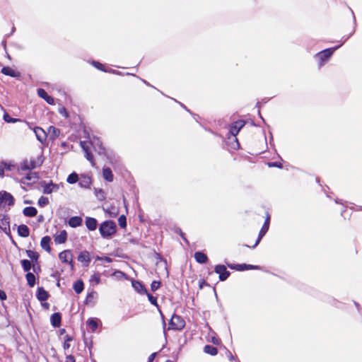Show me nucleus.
Listing matches in <instances>:
<instances>
[{
	"mask_svg": "<svg viewBox=\"0 0 362 362\" xmlns=\"http://www.w3.org/2000/svg\"><path fill=\"white\" fill-rule=\"evenodd\" d=\"M42 162L35 158H25L20 163L17 170L20 175H23V173L32 171L37 167L40 166Z\"/></svg>",
	"mask_w": 362,
	"mask_h": 362,
	"instance_id": "nucleus-1",
	"label": "nucleus"
},
{
	"mask_svg": "<svg viewBox=\"0 0 362 362\" xmlns=\"http://www.w3.org/2000/svg\"><path fill=\"white\" fill-rule=\"evenodd\" d=\"M99 231L103 238H109L117 231L115 221L111 220L103 221L99 227Z\"/></svg>",
	"mask_w": 362,
	"mask_h": 362,
	"instance_id": "nucleus-2",
	"label": "nucleus"
},
{
	"mask_svg": "<svg viewBox=\"0 0 362 362\" xmlns=\"http://www.w3.org/2000/svg\"><path fill=\"white\" fill-rule=\"evenodd\" d=\"M246 122L245 120H238L231 123L229 126L228 134L235 137V141L237 144V148H240V143L238 142L236 136L240 132L242 128L245 127Z\"/></svg>",
	"mask_w": 362,
	"mask_h": 362,
	"instance_id": "nucleus-3",
	"label": "nucleus"
},
{
	"mask_svg": "<svg viewBox=\"0 0 362 362\" xmlns=\"http://www.w3.org/2000/svg\"><path fill=\"white\" fill-rule=\"evenodd\" d=\"M185 322L182 317L177 315H173L168 324V329L182 330L185 329Z\"/></svg>",
	"mask_w": 362,
	"mask_h": 362,
	"instance_id": "nucleus-4",
	"label": "nucleus"
},
{
	"mask_svg": "<svg viewBox=\"0 0 362 362\" xmlns=\"http://www.w3.org/2000/svg\"><path fill=\"white\" fill-rule=\"evenodd\" d=\"M15 204V198L10 192L6 191H0V208H6Z\"/></svg>",
	"mask_w": 362,
	"mask_h": 362,
	"instance_id": "nucleus-5",
	"label": "nucleus"
},
{
	"mask_svg": "<svg viewBox=\"0 0 362 362\" xmlns=\"http://www.w3.org/2000/svg\"><path fill=\"white\" fill-rule=\"evenodd\" d=\"M92 142L88 141H80V146L84 152V156L87 160L91 163L93 166L95 165V161L93 155L90 151V146Z\"/></svg>",
	"mask_w": 362,
	"mask_h": 362,
	"instance_id": "nucleus-6",
	"label": "nucleus"
},
{
	"mask_svg": "<svg viewBox=\"0 0 362 362\" xmlns=\"http://www.w3.org/2000/svg\"><path fill=\"white\" fill-rule=\"evenodd\" d=\"M23 175L25 176L21 177V183L24 185L35 184L40 178L38 173L37 172L29 171L23 173Z\"/></svg>",
	"mask_w": 362,
	"mask_h": 362,
	"instance_id": "nucleus-7",
	"label": "nucleus"
},
{
	"mask_svg": "<svg viewBox=\"0 0 362 362\" xmlns=\"http://www.w3.org/2000/svg\"><path fill=\"white\" fill-rule=\"evenodd\" d=\"M334 53V49L332 48H327L322 50L315 55V59L319 61V66H322L325 64V62L329 59Z\"/></svg>",
	"mask_w": 362,
	"mask_h": 362,
	"instance_id": "nucleus-8",
	"label": "nucleus"
},
{
	"mask_svg": "<svg viewBox=\"0 0 362 362\" xmlns=\"http://www.w3.org/2000/svg\"><path fill=\"white\" fill-rule=\"evenodd\" d=\"M269 225H270V215L267 214V217H266V218L264 220V225L262 226V227L261 228V229H260V230L259 232L258 238L257 239V240L255 241L254 245L251 246L252 248H254V247H255L256 246L258 245V244H259V241L261 240V239L264 236V235L266 234V233L269 230ZM245 246L250 247L248 245H245Z\"/></svg>",
	"mask_w": 362,
	"mask_h": 362,
	"instance_id": "nucleus-9",
	"label": "nucleus"
},
{
	"mask_svg": "<svg viewBox=\"0 0 362 362\" xmlns=\"http://www.w3.org/2000/svg\"><path fill=\"white\" fill-rule=\"evenodd\" d=\"M59 260L63 263L69 264L71 267V269H74V264L73 262V255L71 250H64L58 255Z\"/></svg>",
	"mask_w": 362,
	"mask_h": 362,
	"instance_id": "nucleus-10",
	"label": "nucleus"
},
{
	"mask_svg": "<svg viewBox=\"0 0 362 362\" xmlns=\"http://www.w3.org/2000/svg\"><path fill=\"white\" fill-rule=\"evenodd\" d=\"M215 273L219 275L221 281L227 280L230 275V272H228L226 267L224 265H216L215 267Z\"/></svg>",
	"mask_w": 362,
	"mask_h": 362,
	"instance_id": "nucleus-11",
	"label": "nucleus"
},
{
	"mask_svg": "<svg viewBox=\"0 0 362 362\" xmlns=\"http://www.w3.org/2000/svg\"><path fill=\"white\" fill-rule=\"evenodd\" d=\"M78 261L83 263V267H88L90 265V252L88 250H83L78 255Z\"/></svg>",
	"mask_w": 362,
	"mask_h": 362,
	"instance_id": "nucleus-12",
	"label": "nucleus"
},
{
	"mask_svg": "<svg viewBox=\"0 0 362 362\" xmlns=\"http://www.w3.org/2000/svg\"><path fill=\"white\" fill-rule=\"evenodd\" d=\"M1 74L8 75L10 77L18 78L21 77V74L16 71L11 66H4L1 68Z\"/></svg>",
	"mask_w": 362,
	"mask_h": 362,
	"instance_id": "nucleus-13",
	"label": "nucleus"
},
{
	"mask_svg": "<svg viewBox=\"0 0 362 362\" xmlns=\"http://www.w3.org/2000/svg\"><path fill=\"white\" fill-rule=\"evenodd\" d=\"M37 94L40 98L44 99L48 104L53 105L54 103V100L52 95L47 94V91L44 88H39L37 90Z\"/></svg>",
	"mask_w": 362,
	"mask_h": 362,
	"instance_id": "nucleus-14",
	"label": "nucleus"
},
{
	"mask_svg": "<svg viewBox=\"0 0 362 362\" xmlns=\"http://www.w3.org/2000/svg\"><path fill=\"white\" fill-rule=\"evenodd\" d=\"M228 266L229 268L238 271L258 269V267L257 266L246 264V263H243L242 264H228Z\"/></svg>",
	"mask_w": 362,
	"mask_h": 362,
	"instance_id": "nucleus-15",
	"label": "nucleus"
},
{
	"mask_svg": "<svg viewBox=\"0 0 362 362\" xmlns=\"http://www.w3.org/2000/svg\"><path fill=\"white\" fill-rule=\"evenodd\" d=\"M41 185L43 187V193L45 194H50L59 189V185L53 184L52 182L50 183L44 182Z\"/></svg>",
	"mask_w": 362,
	"mask_h": 362,
	"instance_id": "nucleus-16",
	"label": "nucleus"
},
{
	"mask_svg": "<svg viewBox=\"0 0 362 362\" xmlns=\"http://www.w3.org/2000/svg\"><path fill=\"white\" fill-rule=\"evenodd\" d=\"M0 228L5 233L10 231L9 216L8 215H3L2 217H0Z\"/></svg>",
	"mask_w": 362,
	"mask_h": 362,
	"instance_id": "nucleus-17",
	"label": "nucleus"
},
{
	"mask_svg": "<svg viewBox=\"0 0 362 362\" xmlns=\"http://www.w3.org/2000/svg\"><path fill=\"white\" fill-rule=\"evenodd\" d=\"M53 238L57 244L64 243L67 240V233L66 230H62L59 234L54 235Z\"/></svg>",
	"mask_w": 362,
	"mask_h": 362,
	"instance_id": "nucleus-18",
	"label": "nucleus"
},
{
	"mask_svg": "<svg viewBox=\"0 0 362 362\" xmlns=\"http://www.w3.org/2000/svg\"><path fill=\"white\" fill-rule=\"evenodd\" d=\"M51 238L49 235L44 236L40 240V246L47 252H51L52 247L50 246Z\"/></svg>",
	"mask_w": 362,
	"mask_h": 362,
	"instance_id": "nucleus-19",
	"label": "nucleus"
},
{
	"mask_svg": "<svg viewBox=\"0 0 362 362\" xmlns=\"http://www.w3.org/2000/svg\"><path fill=\"white\" fill-rule=\"evenodd\" d=\"M85 225L90 231H94L97 228L98 222L96 218L86 217L85 220Z\"/></svg>",
	"mask_w": 362,
	"mask_h": 362,
	"instance_id": "nucleus-20",
	"label": "nucleus"
},
{
	"mask_svg": "<svg viewBox=\"0 0 362 362\" xmlns=\"http://www.w3.org/2000/svg\"><path fill=\"white\" fill-rule=\"evenodd\" d=\"M62 316L60 313H54L51 317V323L53 327H59L61 325Z\"/></svg>",
	"mask_w": 362,
	"mask_h": 362,
	"instance_id": "nucleus-21",
	"label": "nucleus"
},
{
	"mask_svg": "<svg viewBox=\"0 0 362 362\" xmlns=\"http://www.w3.org/2000/svg\"><path fill=\"white\" fill-rule=\"evenodd\" d=\"M102 175L103 178L109 182H113L114 180V175L112 174V172L110 168H105L102 170Z\"/></svg>",
	"mask_w": 362,
	"mask_h": 362,
	"instance_id": "nucleus-22",
	"label": "nucleus"
},
{
	"mask_svg": "<svg viewBox=\"0 0 362 362\" xmlns=\"http://www.w3.org/2000/svg\"><path fill=\"white\" fill-rule=\"evenodd\" d=\"M83 219L80 216H73L69 220V225L71 228H76L82 225Z\"/></svg>",
	"mask_w": 362,
	"mask_h": 362,
	"instance_id": "nucleus-23",
	"label": "nucleus"
},
{
	"mask_svg": "<svg viewBox=\"0 0 362 362\" xmlns=\"http://www.w3.org/2000/svg\"><path fill=\"white\" fill-rule=\"evenodd\" d=\"M23 213L29 218L35 217L37 214V210L35 206H26L24 208Z\"/></svg>",
	"mask_w": 362,
	"mask_h": 362,
	"instance_id": "nucleus-24",
	"label": "nucleus"
},
{
	"mask_svg": "<svg viewBox=\"0 0 362 362\" xmlns=\"http://www.w3.org/2000/svg\"><path fill=\"white\" fill-rule=\"evenodd\" d=\"M37 298L40 301H46L49 298V293L43 288H39L37 291Z\"/></svg>",
	"mask_w": 362,
	"mask_h": 362,
	"instance_id": "nucleus-25",
	"label": "nucleus"
},
{
	"mask_svg": "<svg viewBox=\"0 0 362 362\" xmlns=\"http://www.w3.org/2000/svg\"><path fill=\"white\" fill-rule=\"evenodd\" d=\"M73 288L77 294H80L84 290V283L82 280H78L73 284Z\"/></svg>",
	"mask_w": 362,
	"mask_h": 362,
	"instance_id": "nucleus-26",
	"label": "nucleus"
},
{
	"mask_svg": "<svg viewBox=\"0 0 362 362\" xmlns=\"http://www.w3.org/2000/svg\"><path fill=\"white\" fill-rule=\"evenodd\" d=\"M132 286L135 290L139 291L140 294L146 293V289L144 284L138 281H134L132 283Z\"/></svg>",
	"mask_w": 362,
	"mask_h": 362,
	"instance_id": "nucleus-27",
	"label": "nucleus"
},
{
	"mask_svg": "<svg viewBox=\"0 0 362 362\" xmlns=\"http://www.w3.org/2000/svg\"><path fill=\"white\" fill-rule=\"evenodd\" d=\"M18 233L21 237H28L30 233L29 228L26 225H21L18 227Z\"/></svg>",
	"mask_w": 362,
	"mask_h": 362,
	"instance_id": "nucleus-28",
	"label": "nucleus"
},
{
	"mask_svg": "<svg viewBox=\"0 0 362 362\" xmlns=\"http://www.w3.org/2000/svg\"><path fill=\"white\" fill-rule=\"evenodd\" d=\"M194 257L196 261L199 263H205L209 259L208 256L202 252H197L194 254Z\"/></svg>",
	"mask_w": 362,
	"mask_h": 362,
	"instance_id": "nucleus-29",
	"label": "nucleus"
},
{
	"mask_svg": "<svg viewBox=\"0 0 362 362\" xmlns=\"http://www.w3.org/2000/svg\"><path fill=\"white\" fill-rule=\"evenodd\" d=\"M86 325L93 332L96 331L98 326L96 319L92 317L87 320Z\"/></svg>",
	"mask_w": 362,
	"mask_h": 362,
	"instance_id": "nucleus-30",
	"label": "nucleus"
},
{
	"mask_svg": "<svg viewBox=\"0 0 362 362\" xmlns=\"http://www.w3.org/2000/svg\"><path fill=\"white\" fill-rule=\"evenodd\" d=\"M204 351L206 354L211 355L212 356H215V355L218 353L217 348L211 345H205L204 346Z\"/></svg>",
	"mask_w": 362,
	"mask_h": 362,
	"instance_id": "nucleus-31",
	"label": "nucleus"
},
{
	"mask_svg": "<svg viewBox=\"0 0 362 362\" xmlns=\"http://www.w3.org/2000/svg\"><path fill=\"white\" fill-rule=\"evenodd\" d=\"M27 284L30 287H34L35 284V276L33 273L28 272L25 275Z\"/></svg>",
	"mask_w": 362,
	"mask_h": 362,
	"instance_id": "nucleus-32",
	"label": "nucleus"
},
{
	"mask_svg": "<svg viewBox=\"0 0 362 362\" xmlns=\"http://www.w3.org/2000/svg\"><path fill=\"white\" fill-rule=\"evenodd\" d=\"M48 132L50 135H52V139L58 137L60 134V130L53 126H51L48 128Z\"/></svg>",
	"mask_w": 362,
	"mask_h": 362,
	"instance_id": "nucleus-33",
	"label": "nucleus"
},
{
	"mask_svg": "<svg viewBox=\"0 0 362 362\" xmlns=\"http://www.w3.org/2000/svg\"><path fill=\"white\" fill-rule=\"evenodd\" d=\"M78 180V175L76 173L73 172L66 178V182L69 184H75Z\"/></svg>",
	"mask_w": 362,
	"mask_h": 362,
	"instance_id": "nucleus-34",
	"label": "nucleus"
},
{
	"mask_svg": "<svg viewBox=\"0 0 362 362\" xmlns=\"http://www.w3.org/2000/svg\"><path fill=\"white\" fill-rule=\"evenodd\" d=\"M21 266L26 272H28L32 267L31 262L28 259L21 260Z\"/></svg>",
	"mask_w": 362,
	"mask_h": 362,
	"instance_id": "nucleus-35",
	"label": "nucleus"
},
{
	"mask_svg": "<svg viewBox=\"0 0 362 362\" xmlns=\"http://www.w3.org/2000/svg\"><path fill=\"white\" fill-rule=\"evenodd\" d=\"M28 257L31 258L33 261H37L39 258V254L36 252H34V250H27L26 251Z\"/></svg>",
	"mask_w": 362,
	"mask_h": 362,
	"instance_id": "nucleus-36",
	"label": "nucleus"
},
{
	"mask_svg": "<svg viewBox=\"0 0 362 362\" xmlns=\"http://www.w3.org/2000/svg\"><path fill=\"white\" fill-rule=\"evenodd\" d=\"M118 224L122 228H125L127 226V217L125 215L122 214L118 218Z\"/></svg>",
	"mask_w": 362,
	"mask_h": 362,
	"instance_id": "nucleus-37",
	"label": "nucleus"
},
{
	"mask_svg": "<svg viewBox=\"0 0 362 362\" xmlns=\"http://www.w3.org/2000/svg\"><path fill=\"white\" fill-rule=\"evenodd\" d=\"M106 212L109 214L110 217L115 218L118 214V210L115 208V206H111L108 208Z\"/></svg>",
	"mask_w": 362,
	"mask_h": 362,
	"instance_id": "nucleus-38",
	"label": "nucleus"
},
{
	"mask_svg": "<svg viewBox=\"0 0 362 362\" xmlns=\"http://www.w3.org/2000/svg\"><path fill=\"white\" fill-rule=\"evenodd\" d=\"M90 281L95 282L96 284H98L101 281L100 274L99 273L94 274L90 278Z\"/></svg>",
	"mask_w": 362,
	"mask_h": 362,
	"instance_id": "nucleus-39",
	"label": "nucleus"
},
{
	"mask_svg": "<svg viewBox=\"0 0 362 362\" xmlns=\"http://www.w3.org/2000/svg\"><path fill=\"white\" fill-rule=\"evenodd\" d=\"M1 165L4 168V170H6L11 171L15 168V165L11 163L1 162Z\"/></svg>",
	"mask_w": 362,
	"mask_h": 362,
	"instance_id": "nucleus-40",
	"label": "nucleus"
},
{
	"mask_svg": "<svg viewBox=\"0 0 362 362\" xmlns=\"http://www.w3.org/2000/svg\"><path fill=\"white\" fill-rule=\"evenodd\" d=\"M147 297L148 298V300L154 305L158 306V298L156 296H153V295L148 293L146 291Z\"/></svg>",
	"mask_w": 362,
	"mask_h": 362,
	"instance_id": "nucleus-41",
	"label": "nucleus"
},
{
	"mask_svg": "<svg viewBox=\"0 0 362 362\" xmlns=\"http://www.w3.org/2000/svg\"><path fill=\"white\" fill-rule=\"evenodd\" d=\"M73 340V337L69 335H66L65 337V341L63 345V347L65 350H67V349H69L71 346V344H69V341Z\"/></svg>",
	"mask_w": 362,
	"mask_h": 362,
	"instance_id": "nucleus-42",
	"label": "nucleus"
},
{
	"mask_svg": "<svg viewBox=\"0 0 362 362\" xmlns=\"http://www.w3.org/2000/svg\"><path fill=\"white\" fill-rule=\"evenodd\" d=\"M3 119L5 122L8 123H15L18 121L17 119H13L8 113H5L3 116Z\"/></svg>",
	"mask_w": 362,
	"mask_h": 362,
	"instance_id": "nucleus-43",
	"label": "nucleus"
},
{
	"mask_svg": "<svg viewBox=\"0 0 362 362\" xmlns=\"http://www.w3.org/2000/svg\"><path fill=\"white\" fill-rule=\"evenodd\" d=\"M39 132H42V134L44 135V138L45 137V132L40 127H37L35 129V132L36 134V136H37L38 140L40 142H42L43 138H42L41 136L39 134Z\"/></svg>",
	"mask_w": 362,
	"mask_h": 362,
	"instance_id": "nucleus-44",
	"label": "nucleus"
},
{
	"mask_svg": "<svg viewBox=\"0 0 362 362\" xmlns=\"http://www.w3.org/2000/svg\"><path fill=\"white\" fill-rule=\"evenodd\" d=\"M49 203V200L47 197H41L39 198L38 200V204L40 206L43 207L46 205H47Z\"/></svg>",
	"mask_w": 362,
	"mask_h": 362,
	"instance_id": "nucleus-45",
	"label": "nucleus"
},
{
	"mask_svg": "<svg viewBox=\"0 0 362 362\" xmlns=\"http://www.w3.org/2000/svg\"><path fill=\"white\" fill-rule=\"evenodd\" d=\"M93 65L96 69H100V70H101L102 71H106V69H105V65H103V64H101V62H100L93 61Z\"/></svg>",
	"mask_w": 362,
	"mask_h": 362,
	"instance_id": "nucleus-46",
	"label": "nucleus"
},
{
	"mask_svg": "<svg viewBox=\"0 0 362 362\" xmlns=\"http://www.w3.org/2000/svg\"><path fill=\"white\" fill-rule=\"evenodd\" d=\"M58 113L62 116H64L65 118L69 117V115L65 107H61L58 108Z\"/></svg>",
	"mask_w": 362,
	"mask_h": 362,
	"instance_id": "nucleus-47",
	"label": "nucleus"
},
{
	"mask_svg": "<svg viewBox=\"0 0 362 362\" xmlns=\"http://www.w3.org/2000/svg\"><path fill=\"white\" fill-rule=\"evenodd\" d=\"M160 281H153L151 284V288L153 291L158 290L160 286Z\"/></svg>",
	"mask_w": 362,
	"mask_h": 362,
	"instance_id": "nucleus-48",
	"label": "nucleus"
},
{
	"mask_svg": "<svg viewBox=\"0 0 362 362\" xmlns=\"http://www.w3.org/2000/svg\"><path fill=\"white\" fill-rule=\"evenodd\" d=\"M269 167H276L277 168L282 169L283 164L280 162H270L267 163Z\"/></svg>",
	"mask_w": 362,
	"mask_h": 362,
	"instance_id": "nucleus-49",
	"label": "nucleus"
},
{
	"mask_svg": "<svg viewBox=\"0 0 362 362\" xmlns=\"http://www.w3.org/2000/svg\"><path fill=\"white\" fill-rule=\"evenodd\" d=\"M175 233L180 235L181 236V238L185 240V241H187L186 237H185V233L182 232V230H181L180 228H176L175 229Z\"/></svg>",
	"mask_w": 362,
	"mask_h": 362,
	"instance_id": "nucleus-50",
	"label": "nucleus"
},
{
	"mask_svg": "<svg viewBox=\"0 0 362 362\" xmlns=\"http://www.w3.org/2000/svg\"><path fill=\"white\" fill-rule=\"evenodd\" d=\"M211 342L215 345H219L221 344V339L218 337H212L211 339Z\"/></svg>",
	"mask_w": 362,
	"mask_h": 362,
	"instance_id": "nucleus-51",
	"label": "nucleus"
},
{
	"mask_svg": "<svg viewBox=\"0 0 362 362\" xmlns=\"http://www.w3.org/2000/svg\"><path fill=\"white\" fill-rule=\"evenodd\" d=\"M94 297H95V293H90L88 294L86 298V303H88V302L92 301L93 299L94 298Z\"/></svg>",
	"mask_w": 362,
	"mask_h": 362,
	"instance_id": "nucleus-52",
	"label": "nucleus"
},
{
	"mask_svg": "<svg viewBox=\"0 0 362 362\" xmlns=\"http://www.w3.org/2000/svg\"><path fill=\"white\" fill-rule=\"evenodd\" d=\"M65 362H76V358L71 354H69L65 357Z\"/></svg>",
	"mask_w": 362,
	"mask_h": 362,
	"instance_id": "nucleus-53",
	"label": "nucleus"
},
{
	"mask_svg": "<svg viewBox=\"0 0 362 362\" xmlns=\"http://www.w3.org/2000/svg\"><path fill=\"white\" fill-rule=\"evenodd\" d=\"M156 355H157L156 352H153L151 354H150L148 358V361L147 362H153L155 358L156 357Z\"/></svg>",
	"mask_w": 362,
	"mask_h": 362,
	"instance_id": "nucleus-54",
	"label": "nucleus"
},
{
	"mask_svg": "<svg viewBox=\"0 0 362 362\" xmlns=\"http://www.w3.org/2000/svg\"><path fill=\"white\" fill-rule=\"evenodd\" d=\"M6 298H7V295L5 293V291L0 289V299L1 300H5V299H6Z\"/></svg>",
	"mask_w": 362,
	"mask_h": 362,
	"instance_id": "nucleus-55",
	"label": "nucleus"
},
{
	"mask_svg": "<svg viewBox=\"0 0 362 362\" xmlns=\"http://www.w3.org/2000/svg\"><path fill=\"white\" fill-rule=\"evenodd\" d=\"M204 285H209V284H208V283H206V282L204 280H203V279H202V280H201V281H199V289H202V288H203V287L204 286Z\"/></svg>",
	"mask_w": 362,
	"mask_h": 362,
	"instance_id": "nucleus-56",
	"label": "nucleus"
},
{
	"mask_svg": "<svg viewBox=\"0 0 362 362\" xmlns=\"http://www.w3.org/2000/svg\"><path fill=\"white\" fill-rule=\"evenodd\" d=\"M4 177V168L2 166V163L0 165V177Z\"/></svg>",
	"mask_w": 362,
	"mask_h": 362,
	"instance_id": "nucleus-57",
	"label": "nucleus"
},
{
	"mask_svg": "<svg viewBox=\"0 0 362 362\" xmlns=\"http://www.w3.org/2000/svg\"><path fill=\"white\" fill-rule=\"evenodd\" d=\"M105 260L107 262H112V259L110 257H105Z\"/></svg>",
	"mask_w": 362,
	"mask_h": 362,
	"instance_id": "nucleus-58",
	"label": "nucleus"
},
{
	"mask_svg": "<svg viewBox=\"0 0 362 362\" xmlns=\"http://www.w3.org/2000/svg\"><path fill=\"white\" fill-rule=\"evenodd\" d=\"M228 356H229V358H230V360H233V354H232L230 352H228Z\"/></svg>",
	"mask_w": 362,
	"mask_h": 362,
	"instance_id": "nucleus-59",
	"label": "nucleus"
},
{
	"mask_svg": "<svg viewBox=\"0 0 362 362\" xmlns=\"http://www.w3.org/2000/svg\"><path fill=\"white\" fill-rule=\"evenodd\" d=\"M105 148L102 147V146H100V153H105Z\"/></svg>",
	"mask_w": 362,
	"mask_h": 362,
	"instance_id": "nucleus-60",
	"label": "nucleus"
},
{
	"mask_svg": "<svg viewBox=\"0 0 362 362\" xmlns=\"http://www.w3.org/2000/svg\"><path fill=\"white\" fill-rule=\"evenodd\" d=\"M65 332H66V329H61V330H60L61 334H63V333H64Z\"/></svg>",
	"mask_w": 362,
	"mask_h": 362,
	"instance_id": "nucleus-61",
	"label": "nucleus"
},
{
	"mask_svg": "<svg viewBox=\"0 0 362 362\" xmlns=\"http://www.w3.org/2000/svg\"><path fill=\"white\" fill-rule=\"evenodd\" d=\"M165 362H173L172 360L168 359Z\"/></svg>",
	"mask_w": 362,
	"mask_h": 362,
	"instance_id": "nucleus-62",
	"label": "nucleus"
},
{
	"mask_svg": "<svg viewBox=\"0 0 362 362\" xmlns=\"http://www.w3.org/2000/svg\"><path fill=\"white\" fill-rule=\"evenodd\" d=\"M100 192L102 194V196L103 197V190H100Z\"/></svg>",
	"mask_w": 362,
	"mask_h": 362,
	"instance_id": "nucleus-63",
	"label": "nucleus"
}]
</instances>
